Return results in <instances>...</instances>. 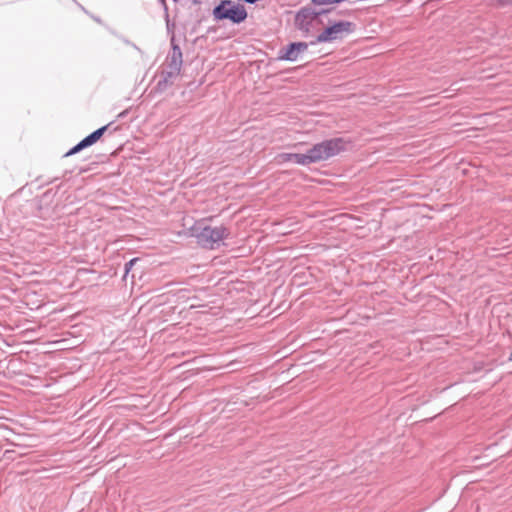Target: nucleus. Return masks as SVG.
<instances>
[{"instance_id": "7ed1b4c3", "label": "nucleus", "mask_w": 512, "mask_h": 512, "mask_svg": "<svg viewBox=\"0 0 512 512\" xmlns=\"http://www.w3.org/2000/svg\"><path fill=\"white\" fill-rule=\"evenodd\" d=\"M212 15L216 21L230 20L239 24L247 18V11L243 5L235 4L231 0H222L214 7Z\"/></svg>"}, {"instance_id": "f8f14e48", "label": "nucleus", "mask_w": 512, "mask_h": 512, "mask_svg": "<svg viewBox=\"0 0 512 512\" xmlns=\"http://www.w3.org/2000/svg\"><path fill=\"white\" fill-rule=\"evenodd\" d=\"M510 2L512 3V0H510Z\"/></svg>"}, {"instance_id": "39448f33", "label": "nucleus", "mask_w": 512, "mask_h": 512, "mask_svg": "<svg viewBox=\"0 0 512 512\" xmlns=\"http://www.w3.org/2000/svg\"><path fill=\"white\" fill-rule=\"evenodd\" d=\"M355 25L349 21L335 22L326 27L316 38L318 43L341 40L354 31Z\"/></svg>"}, {"instance_id": "1a4fd4ad", "label": "nucleus", "mask_w": 512, "mask_h": 512, "mask_svg": "<svg viewBox=\"0 0 512 512\" xmlns=\"http://www.w3.org/2000/svg\"><path fill=\"white\" fill-rule=\"evenodd\" d=\"M107 128H108V125L100 127L97 130H95L94 132H92L91 134H89L88 136H86L82 140L84 141L86 146L89 147V146L93 145L94 143H96L103 136V134L105 133Z\"/></svg>"}, {"instance_id": "0eeeda50", "label": "nucleus", "mask_w": 512, "mask_h": 512, "mask_svg": "<svg viewBox=\"0 0 512 512\" xmlns=\"http://www.w3.org/2000/svg\"><path fill=\"white\" fill-rule=\"evenodd\" d=\"M307 49L308 44L305 42L290 43L286 48L281 50L280 59L296 61L299 57V54L305 52Z\"/></svg>"}, {"instance_id": "6e6552de", "label": "nucleus", "mask_w": 512, "mask_h": 512, "mask_svg": "<svg viewBox=\"0 0 512 512\" xmlns=\"http://www.w3.org/2000/svg\"><path fill=\"white\" fill-rule=\"evenodd\" d=\"M279 163L293 162L299 165L307 166V154L306 153H281L277 156Z\"/></svg>"}, {"instance_id": "f03ea898", "label": "nucleus", "mask_w": 512, "mask_h": 512, "mask_svg": "<svg viewBox=\"0 0 512 512\" xmlns=\"http://www.w3.org/2000/svg\"><path fill=\"white\" fill-rule=\"evenodd\" d=\"M347 143L343 138H333L313 145L307 152L308 165L326 161L346 150Z\"/></svg>"}, {"instance_id": "9b49d317", "label": "nucleus", "mask_w": 512, "mask_h": 512, "mask_svg": "<svg viewBox=\"0 0 512 512\" xmlns=\"http://www.w3.org/2000/svg\"><path fill=\"white\" fill-rule=\"evenodd\" d=\"M138 261V258H133L127 263H125L124 270H125V276L131 271L132 267L135 265V263Z\"/></svg>"}, {"instance_id": "9d476101", "label": "nucleus", "mask_w": 512, "mask_h": 512, "mask_svg": "<svg viewBox=\"0 0 512 512\" xmlns=\"http://www.w3.org/2000/svg\"><path fill=\"white\" fill-rule=\"evenodd\" d=\"M87 148L86 144L84 143L83 140H81L78 144H76L74 147H72L66 154L65 156H71V155H74L78 152H80L81 150Z\"/></svg>"}, {"instance_id": "423d86ee", "label": "nucleus", "mask_w": 512, "mask_h": 512, "mask_svg": "<svg viewBox=\"0 0 512 512\" xmlns=\"http://www.w3.org/2000/svg\"><path fill=\"white\" fill-rule=\"evenodd\" d=\"M327 12V10L315 11L311 7H303L295 16V25L299 30L307 34L310 32L313 22Z\"/></svg>"}, {"instance_id": "f257e3e1", "label": "nucleus", "mask_w": 512, "mask_h": 512, "mask_svg": "<svg viewBox=\"0 0 512 512\" xmlns=\"http://www.w3.org/2000/svg\"><path fill=\"white\" fill-rule=\"evenodd\" d=\"M229 230L221 226H208L203 221L196 222L191 227V235L197 239L199 245L208 249L217 248L224 239L228 238Z\"/></svg>"}, {"instance_id": "20e7f679", "label": "nucleus", "mask_w": 512, "mask_h": 512, "mask_svg": "<svg viewBox=\"0 0 512 512\" xmlns=\"http://www.w3.org/2000/svg\"><path fill=\"white\" fill-rule=\"evenodd\" d=\"M182 63V51L180 47L172 41V51L168 56V65L161 73L162 79L159 80L158 86L161 87L171 84L172 80L180 74Z\"/></svg>"}]
</instances>
